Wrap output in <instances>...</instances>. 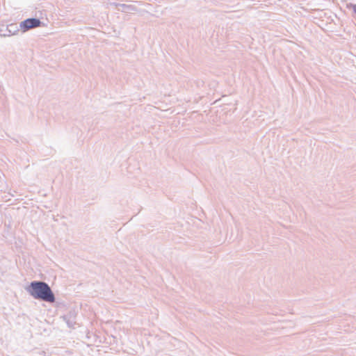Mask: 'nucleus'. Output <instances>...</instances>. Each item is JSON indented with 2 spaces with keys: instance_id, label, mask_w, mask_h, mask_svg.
I'll return each instance as SVG.
<instances>
[{
  "instance_id": "7ed1b4c3",
  "label": "nucleus",
  "mask_w": 356,
  "mask_h": 356,
  "mask_svg": "<svg viewBox=\"0 0 356 356\" xmlns=\"http://www.w3.org/2000/svg\"><path fill=\"white\" fill-rule=\"evenodd\" d=\"M352 8H353V11L355 12V13H356V5H353V6H352Z\"/></svg>"
},
{
  "instance_id": "f257e3e1",
  "label": "nucleus",
  "mask_w": 356,
  "mask_h": 356,
  "mask_svg": "<svg viewBox=\"0 0 356 356\" xmlns=\"http://www.w3.org/2000/svg\"><path fill=\"white\" fill-rule=\"evenodd\" d=\"M29 293L35 299H40L48 302H54L55 301V297L51 289L45 282H31Z\"/></svg>"
},
{
  "instance_id": "f03ea898",
  "label": "nucleus",
  "mask_w": 356,
  "mask_h": 356,
  "mask_svg": "<svg viewBox=\"0 0 356 356\" xmlns=\"http://www.w3.org/2000/svg\"><path fill=\"white\" fill-rule=\"evenodd\" d=\"M40 24L41 22L39 19L31 18L22 22L19 26L23 32H26L31 29L40 26Z\"/></svg>"
}]
</instances>
